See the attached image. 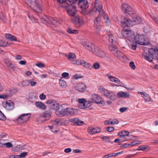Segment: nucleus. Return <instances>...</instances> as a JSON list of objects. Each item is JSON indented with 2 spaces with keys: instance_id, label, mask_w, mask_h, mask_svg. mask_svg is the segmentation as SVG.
<instances>
[{
  "instance_id": "4be33fe9",
  "label": "nucleus",
  "mask_w": 158,
  "mask_h": 158,
  "mask_svg": "<svg viewBox=\"0 0 158 158\" xmlns=\"http://www.w3.org/2000/svg\"><path fill=\"white\" fill-rule=\"evenodd\" d=\"M106 76L110 81L118 84H120V81L118 78L112 76L110 73L107 74Z\"/></svg>"
},
{
  "instance_id": "603ef678",
  "label": "nucleus",
  "mask_w": 158,
  "mask_h": 158,
  "mask_svg": "<svg viewBox=\"0 0 158 158\" xmlns=\"http://www.w3.org/2000/svg\"><path fill=\"white\" fill-rule=\"evenodd\" d=\"M118 141V143H120L123 142L124 141L123 139L120 138V137L119 136V137L118 139H115L114 140V142L115 143H116Z\"/></svg>"
},
{
  "instance_id": "a211bd4d",
  "label": "nucleus",
  "mask_w": 158,
  "mask_h": 158,
  "mask_svg": "<svg viewBox=\"0 0 158 158\" xmlns=\"http://www.w3.org/2000/svg\"><path fill=\"white\" fill-rule=\"evenodd\" d=\"M72 63L73 64L78 65H81L87 68L89 67V64L85 62L84 60H73L72 61Z\"/></svg>"
},
{
  "instance_id": "3c124183",
  "label": "nucleus",
  "mask_w": 158,
  "mask_h": 158,
  "mask_svg": "<svg viewBox=\"0 0 158 158\" xmlns=\"http://www.w3.org/2000/svg\"><path fill=\"white\" fill-rule=\"evenodd\" d=\"M46 96L43 93L40 95L39 98L41 100H44L46 98Z\"/></svg>"
},
{
  "instance_id": "ea45409f",
  "label": "nucleus",
  "mask_w": 158,
  "mask_h": 158,
  "mask_svg": "<svg viewBox=\"0 0 158 158\" xmlns=\"http://www.w3.org/2000/svg\"><path fill=\"white\" fill-rule=\"evenodd\" d=\"M59 84L60 86L63 88H65L67 86L66 82L64 81L61 79L59 80Z\"/></svg>"
},
{
  "instance_id": "c03bdc74",
  "label": "nucleus",
  "mask_w": 158,
  "mask_h": 158,
  "mask_svg": "<svg viewBox=\"0 0 158 158\" xmlns=\"http://www.w3.org/2000/svg\"><path fill=\"white\" fill-rule=\"evenodd\" d=\"M28 85H30L31 86H34L36 85L37 82L33 81L32 80H28Z\"/></svg>"
},
{
  "instance_id": "f257e3e1",
  "label": "nucleus",
  "mask_w": 158,
  "mask_h": 158,
  "mask_svg": "<svg viewBox=\"0 0 158 158\" xmlns=\"http://www.w3.org/2000/svg\"><path fill=\"white\" fill-rule=\"evenodd\" d=\"M122 10L125 13H128L131 18L127 19L124 18L122 19L121 24L123 28L127 27H131L133 25L139 23L141 22V19L137 17L133 9L127 4L124 3L122 5Z\"/></svg>"
},
{
  "instance_id": "4468645a",
  "label": "nucleus",
  "mask_w": 158,
  "mask_h": 158,
  "mask_svg": "<svg viewBox=\"0 0 158 158\" xmlns=\"http://www.w3.org/2000/svg\"><path fill=\"white\" fill-rule=\"evenodd\" d=\"M30 113L22 114L17 119L16 121L20 124H22L25 123L28 120L30 117Z\"/></svg>"
},
{
  "instance_id": "4c0bfd02",
  "label": "nucleus",
  "mask_w": 158,
  "mask_h": 158,
  "mask_svg": "<svg viewBox=\"0 0 158 158\" xmlns=\"http://www.w3.org/2000/svg\"><path fill=\"white\" fill-rule=\"evenodd\" d=\"M43 116L45 118L46 120H48L51 117V113L50 112H48V111H46Z\"/></svg>"
},
{
  "instance_id": "ddd939ff",
  "label": "nucleus",
  "mask_w": 158,
  "mask_h": 158,
  "mask_svg": "<svg viewBox=\"0 0 158 158\" xmlns=\"http://www.w3.org/2000/svg\"><path fill=\"white\" fill-rule=\"evenodd\" d=\"M134 40L139 44L143 45H146L148 44L146 39L143 35H138L134 37Z\"/></svg>"
},
{
  "instance_id": "39448f33",
  "label": "nucleus",
  "mask_w": 158,
  "mask_h": 158,
  "mask_svg": "<svg viewBox=\"0 0 158 158\" xmlns=\"http://www.w3.org/2000/svg\"><path fill=\"white\" fill-rule=\"evenodd\" d=\"M75 114V110L72 108L62 109L60 110H58L56 112V114L59 117L73 116Z\"/></svg>"
},
{
  "instance_id": "473e14b6",
  "label": "nucleus",
  "mask_w": 158,
  "mask_h": 158,
  "mask_svg": "<svg viewBox=\"0 0 158 158\" xmlns=\"http://www.w3.org/2000/svg\"><path fill=\"white\" fill-rule=\"evenodd\" d=\"M103 17L105 20V23L106 25H109L110 24V22L108 15L105 12H103Z\"/></svg>"
},
{
  "instance_id": "2eb2a0df",
  "label": "nucleus",
  "mask_w": 158,
  "mask_h": 158,
  "mask_svg": "<svg viewBox=\"0 0 158 158\" xmlns=\"http://www.w3.org/2000/svg\"><path fill=\"white\" fill-rule=\"evenodd\" d=\"M47 103L49 104V106L51 109L54 110L56 111L60 109L59 104L54 100L50 99L47 101Z\"/></svg>"
},
{
  "instance_id": "aec40b11",
  "label": "nucleus",
  "mask_w": 158,
  "mask_h": 158,
  "mask_svg": "<svg viewBox=\"0 0 158 158\" xmlns=\"http://www.w3.org/2000/svg\"><path fill=\"white\" fill-rule=\"evenodd\" d=\"M94 26L98 31H100L101 29V18L99 16L97 17L94 21Z\"/></svg>"
},
{
  "instance_id": "8fccbe9b",
  "label": "nucleus",
  "mask_w": 158,
  "mask_h": 158,
  "mask_svg": "<svg viewBox=\"0 0 158 158\" xmlns=\"http://www.w3.org/2000/svg\"><path fill=\"white\" fill-rule=\"evenodd\" d=\"M104 124L105 125H112V120H111V119H110L109 120L105 121L104 122Z\"/></svg>"
},
{
  "instance_id": "1a4fd4ad",
  "label": "nucleus",
  "mask_w": 158,
  "mask_h": 158,
  "mask_svg": "<svg viewBox=\"0 0 158 158\" xmlns=\"http://www.w3.org/2000/svg\"><path fill=\"white\" fill-rule=\"evenodd\" d=\"M121 33L123 37L130 41H133L134 39V33L133 31L128 30L122 31Z\"/></svg>"
},
{
  "instance_id": "72a5a7b5",
  "label": "nucleus",
  "mask_w": 158,
  "mask_h": 158,
  "mask_svg": "<svg viewBox=\"0 0 158 158\" xmlns=\"http://www.w3.org/2000/svg\"><path fill=\"white\" fill-rule=\"evenodd\" d=\"M6 38L11 41H17V38L14 36L10 34H6L5 35Z\"/></svg>"
},
{
  "instance_id": "c756f323",
  "label": "nucleus",
  "mask_w": 158,
  "mask_h": 158,
  "mask_svg": "<svg viewBox=\"0 0 158 158\" xmlns=\"http://www.w3.org/2000/svg\"><path fill=\"white\" fill-rule=\"evenodd\" d=\"M123 151H121L115 153H110L103 156L102 158H109L110 157H111L113 156H115L119 154H121L123 152Z\"/></svg>"
},
{
  "instance_id": "79ce46f5",
  "label": "nucleus",
  "mask_w": 158,
  "mask_h": 158,
  "mask_svg": "<svg viewBox=\"0 0 158 158\" xmlns=\"http://www.w3.org/2000/svg\"><path fill=\"white\" fill-rule=\"evenodd\" d=\"M67 32L69 34H77L78 33V31L76 30H72L70 28H68Z\"/></svg>"
},
{
  "instance_id": "052dcab7",
  "label": "nucleus",
  "mask_w": 158,
  "mask_h": 158,
  "mask_svg": "<svg viewBox=\"0 0 158 158\" xmlns=\"http://www.w3.org/2000/svg\"><path fill=\"white\" fill-rule=\"evenodd\" d=\"M130 143H126L121 146L122 148H127L130 146Z\"/></svg>"
},
{
  "instance_id": "0e129e2a",
  "label": "nucleus",
  "mask_w": 158,
  "mask_h": 158,
  "mask_svg": "<svg viewBox=\"0 0 158 158\" xmlns=\"http://www.w3.org/2000/svg\"><path fill=\"white\" fill-rule=\"evenodd\" d=\"M102 139H105V142H108L110 140V138L109 137H106V136H104L103 137H102Z\"/></svg>"
},
{
  "instance_id": "9b49d317",
  "label": "nucleus",
  "mask_w": 158,
  "mask_h": 158,
  "mask_svg": "<svg viewBox=\"0 0 158 158\" xmlns=\"http://www.w3.org/2000/svg\"><path fill=\"white\" fill-rule=\"evenodd\" d=\"M91 99L94 102L97 103L99 106H103L105 104L102 98L97 94L93 95L91 97Z\"/></svg>"
},
{
  "instance_id": "774afa93",
  "label": "nucleus",
  "mask_w": 158,
  "mask_h": 158,
  "mask_svg": "<svg viewBox=\"0 0 158 158\" xmlns=\"http://www.w3.org/2000/svg\"><path fill=\"white\" fill-rule=\"evenodd\" d=\"M127 109V108L126 107H122L120 108L119 111L122 113H123Z\"/></svg>"
},
{
  "instance_id": "338daca9",
  "label": "nucleus",
  "mask_w": 158,
  "mask_h": 158,
  "mask_svg": "<svg viewBox=\"0 0 158 158\" xmlns=\"http://www.w3.org/2000/svg\"><path fill=\"white\" fill-rule=\"evenodd\" d=\"M72 151V150L70 148H67L64 149V152L65 153H69Z\"/></svg>"
},
{
  "instance_id": "58836bf2",
  "label": "nucleus",
  "mask_w": 158,
  "mask_h": 158,
  "mask_svg": "<svg viewBox=\"0 0 158 158\" xmlns=\"http://www.w3.org/2000/svg\"><path fill=\"white\" fill-rule=\"evenodd\" d=\"M142 143L139 140H135L130 143V146H135L137 144H139Z\"/></svg>"
},
{
  "instance_id": "412c9836",
  "label": "nucleus",
  "mask_w": 158,
  "mask_h": 158,
  "mask_svg": "<svg viewBox=\"0 0 158 158\" xmlns=\"http://www.w3.org/2000/svg\"><path fill=\"white\" fill-rule=\"evenodd\" d=\"M75 88L78 91L82 92L85 91L86 89V87L83 83H78L76 84Z\"/></svg>"
},
{
  "instance_id": "bb28decb",
  "label": "nucleus",
  "mask_w": 158,
  "mask_h": 158,
  "mask_svg": "<svg viewBox=\"0 0 158 158\" xmlns=\"http://www.w3.org/2000/svg\"><path fill=\"white\" fill-rule=\"evenodd\" d=\"M98 48L97 46L92 43L89 45V51L93 53L95 55L97 52L98 51Z\"/></svg>"
},
{
  "instance_id": "20e7f679",
  "label": "nucleus",
  "mask_w": 158,
  "mask_h": 158,
  "mask_svg": "<svg viewBox=\"0 0 158 158\" xmlns=\"http://www.w3.org/2000/svg\"><path fill=\"white\" fill-rule=\"evenodd\" d=\"M35 2H33L31 0H25V2L35 12L40 13L42 11L41 5L40 4V0H35Z\"/></svg>"
},
{
  "instance_id": "5701e85b",
  "label": "nucleus",
  "mask_w": 158,
  "mask_h": 158,
  "mask_svg": "<svg viewBox=\"0 0 158 158\" xmlns=\"http://www.w3.org/2000/svg\"><path fill=\"white\" fill-rule=\"evenodd\" d=\"M113 55L121 60H123V59L126 57V56L118 49L116 51V52H115Z\"/></svg>"
},
{
  "instance_id": "e2e57ef3",
  "label": "nucleus",
  "mask_w": 158,
  "mask_h": 158,
  "mask_svg": "<svg viewBox=\"0 0 158 158\" xmlns=\"http://www.w3.org/2000/svg\"><path fill=\"white\" fill-rule=\"evenodd\" d=\"M119 123V121L117 119H114L112 120V125H114L118 124Z\"/></svg>"
},
{
  "instance_id": "423d86ee",
  "label": "nucleus",
  "mask_w": 158,
  "mask_h": 158,
  "mask_svg": "<svg viewBox=\"0 0 158 158\" xmlns=\"http://www.w3.org/2000/svg\"><path fill=\"white\" fill-rule=\"evenodd\" d=\"M99 90L100 93L103 96L108 98L111 100L114 101L116 99V96L113 92L109 91L104 88L102 86H100Z\"/></svg>"
},
{
  "instance_id": "de8ad7c7",
  "label": "nucleus",
  "mask_w": 158,
  "mask_h": 158,
  "mask_svg": "<svg viewBox=\"0 0 158 158\" xmlns=\"http://www.w3.org/2000/svg\"><path fill=\"white\" fill-rule=\"evenodd\" d=\"M129 66L131 68L133 69H134L135 68V66L133 62L131 61L129 63Z\"/></svg>"
},
{
  "instance_id": "7ed1b4c3",
  "label": "nucleus",
  "mask_w": 158,
  "mask_h": 158,
  "mask_svg": "<svg viewBox=\"0 0 158 158\" xmlns=\"http://www.w3.org/2000/svg\"><path fill=\"white\" fill-rule=\"evenodd\" d=\"M148 53L147 54L144 52L143 54L146 60L151 62L153 58L158 59V50L155 48H150L148 50Z\"/></svg>"
},
{
  "instance_id": "5fc2aeb1",
  "label": "nucleus",
  "mask_w": 158,
  "mask_h": 158,
  "mask_svg": "<svg viewBox=\"0 0 158 158\" xmlns=\"http://www.w3.org/2000/svg\"><path fill=\"white\" fill-rule=\"evenodd\" d=\"M114 128L112 127H108L106 130L109 132H112L114 131Z\"/></svg>"
},
{
  "instance_id": "49530a36",
  "label": "nucleus",
  "mask_w": 158,
  "mask_h": 158,
  "mask_svg": "<svg viewBox=\"0 0 158 158\" xmlns=\"http://www.w3.org/2000/svg\"><path fill=\"white\" fill-rule=\"evenodd\" d=\"M93 67L94 68L96 69H98L100 67V65L99 63L96 62L94 63L93 64Z\"/></svg>"
},
{
  "instance_id": "f8f14e48",
  "label": "nucleus",
  "mask_w": 158,
  "mask_h": 158,
  "mask_svg": "<svg viewBox=\"0 0 158 158\" xmlns=\"http://www.w3.org/2000/svg\"><path fill=\"white\" fill-rule=\"evenodd\" d=\"M77 106L81 109H85L89 107V101L84 98H78L77 100Z\"/></svg>"
},
{
  "instance_id": "37998d69",
  "label": "nucleus",
  "mask_w": 158,
  "mask_h": 158,
  "mask_svg": "<svg viewBox=\"0 0 158 158\" xmlns=\"http://www.w3.org/2000/svg\"><path fill=\"white\" fill-rule=\"evenodd\" d=\"M148 146L146 145H140L139 147L138 148L136 149V150L143 151L146 150L148 148Z\"/></svg>"
},
{
  "instance_id": "7c9ffc66",
  "label": "nucleus",
  "mask_w": 158,
  "mask_h": 158,
  "mask_svg": "<svg viewBox=\"0 0 158 158\" xmlns=\"http://www.w3.org/2000/svg\"><path fill=\"white\" fill-rule=\"evenodd\" d=\"M35 105L37 107L41 109L45 110L46 108L45 105L41 102H36Z\"/></svg>"
},
{
  "instance_id": "c85d7f7f",
  "label": "nucleus",
  "mask_w": 158,
  "mask_h": 158,
  "mask_svg": "<svg viewBox=\"0 0 158 158\" xmlns=\"http://www.w3.org/2000/svg\"><path fill=\"white\" fill-rule=\"evenodd\" d=\"M95 55L101 58H104L106 56V53L102 50L98 48V51L97 52Z\"/></svg>"
},
{
  "instance_id": "f704fd0d",
  "label": "nucleus",
  "mask_w": 158,
  "mask_h": 158,
  "mask_svg": "<svg viewBox=\"0 0 158 158\" xmlns=\"http://www.w3.org/2000/svg\"><path fill=\"white\" fill-rule=\"evenodd\" d=\"M65 56L67 57L68 59L70 60H72L76 57L75 54L71 52L69 53L68 56L67 54Z\"/></svg>"
},
{
  "instance_id": "6ab92c4d",
  "label": "nucleus",
  "mask_w": 158,
  "mask_h": 158,
  "mask_svg": "<svg viewBox=\"0 0 158 158\" xmlns=\"http://www.w3.org/2000/svg\"><path fill=\"white\" fill-rule=\"evenodd\" d=\"M94 6L95 7L96 10L99 12L100 14L102 13V6L101 2L98 0H96Z\"/></svg>"
},
{
  "instance_id": "f03ea898",
  "label": "nucleus",
  "mask_w": 158,
  "mask_h": 158,
  "mask_svg": "<svg viewBox=\"0 0 158 158\" xmlns=\"http://www.w3.org/2000/svg\"><path fill=\"white\" fill-rule=\"evenodd\" d=\"M41 22L44 24H52L55 25H57L61 24L63 22V20L60 18L48 17L46 16H44L41 18Z\"/></svg>"
},
{
  "instance_id": "09e8293b",
  "label": "nucleus",
  "mask_w": 158,
  "mask_h": 158,
  "mask_svg": "<svg viewBox=\"0 0 158 158\" xmlns=\"http://www.w3.org/2000/svg\"><path fill=\"white\" fill-rule=\"evenodd\" d=\"M35 65L38 67L40 68H43L44 67V65L41 62H39L36 63Z\"/></svg>"
},
{
  "instance_id": "a19ab883",
  "label": "nucleus",
  "mask_w": 158,
  "mask_h": 158,
  "mask_svg": "<svg viewBox=\"0 0 158 158\" xmlns=\"http://www.w3.org/2000/svg\"><path fill=\"white\" fill-rule=\"evenodd\" d=\"M7 42L5 41V40H0V47H5L8 45Z\"/></svg>"
},
{
  "instance_id": "680f3d73",
  "label": "nucleus",
  "mask_w": 158,
  "mask_h": 158,
  "mask_svg": "<svg viewBox=\"0 0 158 158\" xmlns=\"http://www.w3.org/2000/svg\"><path fill=\"white\" fill-rule=\"evenodd\" d=\"M9 158H20L19 155H14L9 156Z\"/></svg>"
},
{
  "instance_id": "c9c22d12",
  "label": "nucleus",
  "mask_w": 158,
  "mask_h": 158,
  "mask_svg": "<svg viewBox=\"0 0 158 158\" xmlns=\"http://www.w3.org/2000/svg\"><path fill=\"white\" fill-rule=\"evenodd\" d=\"M27 15L29 18L30 19L32 23H36L37 21V19L34 17L30 13H27Z\"/></svg>"
},
{
  "instance_id": "f3484780",
  "label": "nucleus",
  "mask_w": 158,
  "mask_h": 158,
  "mask_svg": "<svg viewBox=\"0 0 158 158\" xmlns=\"http://www.w3.org/2000/svg\"><path fill=\"white\" fill-rule=\"evenodd\" d=\"M3 106L7 110H12L14 108V105L11 101L8 100L2 103Z\"/></svg>"
},
{
  "instance_id": "13d9d810",
  "label": "nucleus",
  "mask_w": 158,
  "mask_h": 158,
  "mask_svg": "<svg viewBox=\"0 0 158 158\" xmlns=\"http://www.w3.org/2000/svg\"><path fill=\"white\" fill-rule=\"evenodd\" d=\"M22 86L23 87H24L25 86H26L27 85H28V80H26L24 81H23L22 83Z\"/></svg>"
},
{
  "instance_id": "bf43d9fd",
  "label": "nucleus",
  "mask_w": 158,
  "mask_h": 158,
  "mask_svg": "<svg viewBox=\"0 0 158 158\" xmlns=\"http://www.w3.org/2000/svg\"><path fill=\"white\" fill-rule=\"evenodd\" d=\"M69 74L68 73L66 72L63 73L62 74V76L64 78H66L67 77H68Z\"/></svg>"
},
{
  "instance_id": "a18cd8bd",
  "label": "nucleus",
  "mask_w": 158,
  "mask_h": 158,
  "mask_svg": "<svg viewBox=\"0 0 158 158\" xmlns=\"http://www.w3.org/2000/svg\"><path fill=\"white\" fill-rule=\"evenodd\" d=\"M6 119V117L2 113L0 110V120H4Z\"/></svg>"
},
{
  "instance_id": "4d7b16f0",
  "label": "nucleus",
  "mask_w": 158,
  "mask_h": 158,
  "mask_svg": "<svg viewBox=\"0 0 158 158\" xmlns=\"http://www.w3.org/2000/svg\"><path fill=\"white\" fill-rule=\"evenodd\" d=\"M27 155V152H24L23 153H21L20 154L19 156L20 158L21 157H24L25 156H26Z\"/></svg>"
},
{
  "instance_id": "e433bc0d",
  "label": "nucleus",
  "mask_w": 158,
  "mask_h": 158,
  "mask_svg": "<svg viewBox=\"0 0 158 158\" xmlns=\"http://www.w3.org/2000/svg\"><path fill=\"white\" fill-rule=\"evenodd\" d=\"M5 62L7 67H10L11 69H12L14 68V65L8 59H5Z\"/></svg>"
},
{
  "instance_id": "393cba45",
  "label": "nucleus",
  "mask_w": 158,
  "mask_h": 158,
  "mask_svg": "<svg viewBox=\"0 0 158 158\" xmlns=\"http://www.w3.org/2000/svg\"><path fill=\"white\" fill-rule=\"evenodd\" d=\"M54 125L56 126H64L65 125V122L63 119H56L52 121Z\"/></svg>"
},
{
  "instance_id": "9d476101",
  "label": "nucleus",
  "mask_w": 158,
  "mask_h": 158,
  "mask_svg": "<svg viewBox=\"0 0 158 158\" xmlns=\"http://www.w3.org/2000/svg\"><path fill=\"white\" fill-rule=\"evenodd\" d=\"M64 7L67 9V11L69 15L73 17L76 14V7L74 5L65 3Z\"/></svg>"
},
{
  "instance_id": "a878e982",
  "label": "nucleus",
  "mask_w": 158,
  "mask_h": 158,
  "mask_svg": "<svg viewBox=\"0 0 158 158\" xmlns=\"http://www.w3.org/2000/svg\"><path fill=\"white\" fill-rule=\"evenodd\" d=\"M139 94L141 95L144 100L147 102L151 101V98L150 96L148 94L145 92H139L138 93Z\"/></svg>"
},
{
  "instance_id": "864d4df0",
  "label": "nucleus",
  "mask_w": 158,
  "mask_h": 158,
  "mask_svg": "<svg viewBox=\"0 0 158 158\" xmlns=\"http://www.w3.org/2000/svg\"><path fill=\"white\" fill-rule=\"evenodd\" d=\"M3 145L6 146V147L7 148H11L12 147V145L10 142H7L4 143Z\"/></svg>"
},
{
  "instance_id": "69168bd1",
  "label": "nucleus",
  "mask_w": 158,
  "mask_h": 158,
  "mask_svg": "<svg viewBox=\"0 0 158 158\" xmlns=\"http://www.w3.org/2000/svg\"><path fill=\"white\" fill-rule=\"evenodd\" d=\"M5 19V15H2L0 12V19L2 20H4Z\"/></svg>"
},
{
  "instance_id": "dca6fc26",
  "label": "nucleus",
  "mask_w": 158,
  "mask_h": 158,
  "mask_svg": "<svg viewBox=\"0 0 158 158\" xmlns=\"http://www.w3.org/2000/svg\"><path fill=\"white\" fill-rule=\"evenodd\" d=\"M129 132L128 131H122L119 132L118 135H119L120 138L123 139V141H125L127 140H130L131 139L130 137L132 135H129Z\"/></svg>"
},
{
  "instance_id": "2f4dec72",
  "label": "nucleus",
  "mask_w": 158,
  "mask_h": 158,
  "mask_svg": "<svg viewBox=\"0 0 158 158\" xmlns=\"http://www.w3.org/2000/svg\"><path fill=\"white\" fill-rule=\"evenodd\" d=\"M101 129L99 127H95L93 128L89 131V134L93 135L95 133L100 132Z\"/></svg>"
},
{
  "instance_id": "cd10ccee",
  "label": "nucleus",
  "mask_w": 158,
  "mask_h": 158,
  "mask_svg": "<svg viewBox=\"0 0 158 158\" xmlns=\"http://www.w3.org/2000/svg\"><path fill=\"white\" fill-rule=\"evenodd\" d=\"M117 97L119 98H128L130 95L128 92L126 93L123 91H120L117 94Z\"/></svg>"
},
{
  "instance_id": "0eeeda50",
  "label": "nucleus",
  "mask_w": 158,
  "mask_h": 158,
  "mask_svg": "<svg viewBox=\"0 0 158 158\" xmlns=\"http://www.w3.org/2000/svg\"><path fill=\"white\" fill-rule=\"evenodd\" d=\"M107 36L108 38V41L110 43L114 44H116L115 40L114 37V35L111 32H109L107 34ZM109 49L111 52L114 54L116 51L118 50L116 44L114 45H111L109 46Z\"/></svg>"
},
{
  "instance_id": "6e6552de",
  "label": "nucleus",
  "mask_w": 158,
  "mask_h": 158,
  "mask_svg": "<svg viewBox=\"0 0 158 158\" xmlns=\"http://www.w3.org/2000/svg\"><path fill=\"white\" fill-rule=\"evenodd\" d=\"M78 5L82 9V13L84 15H86L89 13V10L88 9L89 4L87 0H79Z\"/></svg>"
},
{
  "instance_id": "b1692460",
  "label": "nucleus",
  "mask_w": 158,
  "mask_h": 158,
  "mask_svg": "<svg viewBox=\"0 0 158 158\" xmlns=\"http://www.w3.org/2000/svg\"><path fill=\"white\" fill-rule=\"evenodd\" d=\"M70 122H73L75 125L81 126L84 123L83 121H81L79 118H74L70 119Z\"/></svg>"
},
{
  "instance_id": "6e6d98bb",
  "label": "nucleus",
  "mask_w": 158,
  "mask_h": 158,
  "mask_svg": "<svg viewBox=\"0 0 158 158\" xmlns=\"http://www.w3.org/2000/svg\"><path fill=\"white\" fill-rule=\"evenodd\" d=\"M87 41H86L85 40H83L82 41V44L84 46H86L87 47L89 48V45H87Z\"/></svg>"
}]
</instances>
